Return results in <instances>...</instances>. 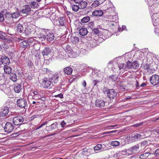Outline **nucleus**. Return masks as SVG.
I'll return each instance as SVG.
<instances>
[{"label":"nucleus","instance_id":"27","mask_svg":"<svg viewBox=\"0 0 159 159\" xmlns=\"http://www.w3.org/2000/svg\"><path fill=\"white\" fill-rule=\"evenodd\" d=\"M10 79L13 82H16L17 80L16 76L15 74L11 73L9 76Z\"/></svg>","mask_w":159,"mask_h":159},{"label":"nucleus","instance_id":"30","mask_svg":"<svg viewBox=\"0 0 159 159\" xmlns=\"http://www.w3.org/2000/svg\"><path fill=\"white\" fill-rule=\"evenodd\" d=\"M59 76L57 75H53L52 77V80L55 84L57 83L58 81Z\"/></svg>","mask_w":159,"mask_h":159},{"label":"nucleus","instance_id":"3","mask_svg":"<svg viewBox=\"0 0 159 159\" xmlns=\"http://www.w3.org/2000/svg\"><path fill=\"white\" fill-rule=\"evenodd\" d=\"M20 13L18 12H15L12 13L8 12L6 13V16L8 20H12L14 19H16L19 17Z\"/></svg>","mask_w":159,"mask_h":159},{"label":"nucleus","instance_id":"14","mask_svg":"<svg viewBox=\"0 0 159 159\" xmlns=\"http://www.w3.org/2000/svg\"><path fill=\"white\" fill-rule=\"evenodd\" d=\"M46 38L49 41L53 40L54 39V36L53 33L50 31L48 32L46 36Z\"/></svg>","mask_w":159,"mask_h":159},{"label":"nucleus","instance_id":"32","mask_svg":"<svg viewBox=\"0 0 159 159\" xmlns=\"http://www.w3.org/2000/svg\"><path fill=\"white\" fill-rule=\"evenodd\" d=\"M71 42L73 43H78L79 42V39L77 37H71Z\"/></svg>","mask_w":159,"mask_h":159},{"label":"nucleus","instance_id":"10","mask_svg":"<svg viewBox=\"0 0 159 159\" xmlns=\"http://www.w3.org/2000/svg\"><path fill=\"white\" fill-rule=\"evenodd\" d=\"M31 95L32 96V99L36 100L40 98L41 97V92L37 90L32 91Z\"/></svg>","mask_w":159,"mask_h":159},{"label":"nucleus","instance_id":"16","mask_svg":"<svg viewBox=\"0 0 159 159\" xmlns=\"http://www.w3.org/2000/svg\"><path fill=\"white\" fill-rule=\"evenodd\" d=\"M25 29V27L20 23L17 24L16 26V31L20 33H23Z\"/></svg>","mask_w":159,"mask_h":159},{"label":"nucleus","instance_id":"28","mask_svg":"<svg viewBox=\"0 0 159 159\" xmlns=\"http://www.w3.org/2000/svg\"><path fill=\"white\" fill-rule=\"evenodd\" d=\"M132 68L134 69H137L139 66V64L137 61H135L132 62Z\"/></svg>","mask_w":159,"mask_h":159},{"label":"nucleus","instance_id":"46","mask_svg":"<svg viewBox=\"0 0 159 159\" xmlns=\"http://www.w3.org/2000/svg\"><path fill=\"white\" fill-rule=\"evenodd\" d=\"M121 154L120 151L116 152L114 155V157L116 158H119V157H121Z\"/></svg>","mask_w":159,"mask_h":159},{"label":"nucleus","instance_id":"17","mask_svg":"<svg viewBox=\"0 0 159 159\" xmlns=\"http://www.w3.org/2000/svg\"><path fill=\"white\" fill-rule=\"evenodd\" d=\"M105 102L103 100L98 99L96 101L95 105L98 107H103L105 106Z\"/></svg>","mask_w":159,"mask_h":159},{"label":"nucleus","instance_id":"49","mask_svg":"<svg viewBox=\"0 0 159 159\" xmlns=\"http://www.w3.org/2000/svg\"><path fill=\"white\" fill-rule=\"evenodd\" d=\"M4 20L3 15L2 13H0V22H3Z\"/></svg>","mask_w":159,"mask_h":159},{"label":"nucleus","instance_id":"21","mask_svg":"<svg viewBox=\"0 0 159 159\" xmlns=\"http://www.w3.org/2000/svg\"><path fill=\"white\" fill-rule=\"evenodd\" d=\"M92 15L95 16H101L103 14V12L101 10H95L92 12Z\"/></svg>","mask_w":159,"mask_h":159},{"label":"nucleus","instance_id":"20","mask_svg":"<svg viewBox=\"0 0 159 159\" xmlns=\"http://www.w3.org/2000/svg\"><path fill=\"white\" fill-rule=\"evenodd\" d=\"M79 33L82 36H85L88 33L87 29L85 28H81L79 30Z\"/></svg>","mask_w":159,"mask_h":159},{"label":"nucleus","instance_id":"54","mask_svg":"<svg viewBox=\"0 0 159 159\" xmlns=\"http://www.w3.org/2000/svg\"><path fill=\"white\" fill-rule=\"evenodd\" d=\"M42 70L44 72V74H47L48 71V69L46 68H43L42 69Z\"/></svg>","mask_w":159,"mask_h":159},{"label":"nucleus","instance_id":"24","mask_svg":"<svg viewBox=\"0 0 159 159\" xmlns=\"http://www.w3.org/2000/svg\"><path fill=\"white\" fill-rule=\"evenodd\" d=\"M79 4V7L80 9H84L87 6V2L84 1H82L81 2L78 3Z\"/></svg>","mask_w":159,"mask_h":159},{"label":"nucleus","instance_id":"18","mask_svg":"<svg viewBox=\"0 0 159 159\" xmlns=\"http://www.w3.org/2000/svg\"><path fill=\"white\" fill-rule=\"evenodd\" d=\"M64 71L65 74L67 75H70L71 74L73 70L70 66H68L64 68Z\"/></svg>","mask_w":159,"mask_h":159},{"label":"nucleus","instance_id":"8","mask_svg":"<svg viewBox=\"0 0 159 159\" xmlns=\"http://www.w3.org/2000/svg\"><path fill=\"white\" fill-rule=\"evenodd\" d=\"M14 129L13 124L9 122H7L5 124L4 129L6 132L9 133L11 132Z\"/></svg>","mask_w":159,"mask_h":159},{"label":"nucleus","instance_id":"4","mask_svg":"<svg viewBox=\"0 0 159 159\" xmlns=\"http://www.w3.org/2000/svg\"><path fill=\"white\" fill-rule=\"evenodd\" d=\"M23 121V118L21 116H15L14 117L13 120V123L16 125L21 124Z\"/></svg>","mask_w":159,"mask_h":159},{"label":"nucleus","instance_id":"51","mask_svg":"<svg viewBox=\"0 0 159 159\" xmlns=\"http://www.w3.org/2000/svg\"><path fill=\"white\" fill-rule=\"evenodd\" d=\"M143 124V122H141L139 123L136 124H134L133 125V126L135 127H137L139 126H140L142 125Z\"/></svg>","mask_w":159,"mask_h":159},{"label":"nucleus","instance_id":"58","mask_svg":"<svg viewBox=\"0 0 159 159\" xmlns=\"http://www.w3.org/2000/svg\"><path fill=\"white\" fill-rule=\"evenodd\" d=\"M66 125V122H65L63 120L61 123V126L62 127H63Z\"/></svg>","mask_w":159,"mask_h":159},{"label":"nucleus","instance_id":"11","mask_svg":"<svg viewBox=\"0 0 159 159\" xmlns=\"http://www.w3.org/2000/svg\"><path fill=\"white\" fill-rule=\"evenodd\" d=\"M8 107H4L1 110L0 112V116H5L8 114Z\"/></svg>","mask_w":159,"mask_h":159},{"label":"nucleus","instance_id":"62","mask_svg":"<svg viewBox=\"0 0 159 159\" xmlns=\"http://www.w3.org/2000/svg\"><path fill=\"white\" fill-rule=\"evenodd\" d=\"M5 135L3 134H0V139H2L4 138Z\"/></svg>","mask_w":159,"mask_h":159},{"label":"nucleus","instance_id":"13","mask_svg":"<svg viewBox=\"0 0 159 159\" xmlns=\"http://www.w3.org/2000/svg\"><path fill=\"white\" fill-rule=\"evenodd\" d=\"M18 39L19 41H21L20 43V47L23 48H28V45H27V41L20 38H18Z\"/></svg>","mask_w":159,"mask_h":159},{"label":"nucleus","instance_id":"22","mask_svg":"<svg viewBox=\"0 0 159 159\" xmlns=\"http://www.w3.org/2000/svg\"><path fill=\"white\" fill-rule=\"evenodd\" d=\"M21 89V85L20 84H16L14 86V90L16 93H19Z\"/></svg>","mask_w":159,"mask_h":159},{"label":"nucleus","instance_id":"47","mask_svg":"<svg viewBox=\"0 0 159 159\" xmlns=\"http://www.w3.org/2000/svg\"><path fill=\"white\" fill-rule=\"evenodd\" d=\"M68 49H66V52L69 53L73 54V51L71 49V48L69 47H68Z\"/></svg>","mask_w":159,"mask_h":159},{"label":"nucleus","instance_id":"2","mask_svg":"<svg viewBox=\"0 0 159 159\" xmlns=\"http://www.w3.org/2000/svg\"><path fill=\"white\" fill-rule=\"evenodd\" d=\"M51 81H50L46 78L43 80L42 81V86L44 88H50L53 86V84Z\"/></svg>","mask_w":159,"mask_h":159},{"label":"nucleus","instance_id":"35","mask_svg":"<svg viewBox=\"0 0 159 159\" xmlns=\"http://www.w3.org/2000/svg\"><path fill=\"white\" fill-rule=\"evenodd\" d=\"M141 137V135L138 134H135L132 136V138L135 140H138L140 139Z\"/></svg>","mask_w":159,"mask_h":159},{"label":"nucleus","instance_id":"56","mask_svg":"<svg viewBox=\"0 0 159 159\" xmlns=\"http://www.w3.org/2000/svg\"><path fill=\"white\" fill-rule=\"evenodd\" d=\"M2 55H0V66L3 64Z\"/></svg>","mask_w":159,"mask_h":159},{"label":"nucleus","instance_id":"31","mask_svg":"<svg viewBox=\"0 0 159 159\" xmlns=\"http://www.w3.org/2000/svg\"><path fill=\"white\" fill-rule=\"evenodd\" d=\"M117 78L118 76L116 75H112L109 77V80L112 82L116 81Z\"/></svg>","mask_w":159,"mask_h":159},{"label":"nucleus","instance_id":"7","mask_svg":"<svg viewBox=\"0 0 159 159\" xmlns=\"http://www.w3.org/2000/svg\"><path fill=\"white\" fill-rule=\"evenodd\" d=\"M16 103L17 106L21 108H25L27 105L26 100L24 98L18 99Z\"/></svg>","mask_w":159,"mask_h":159},{"label":"nucleus","instance_id":"37","mask_svg":"<svg viewBox=\"0 0 159 159\" xmlns=\"http://www.w3.org/2000/svg\"><path fill=\"white\" fill-rule=\"evenodd\" d=\"M57 123L56 122H54L51 125H50V127L51 128V130H52L53 129H57Z\"/></svg>","mask_w":159,"mask_h":159},{"label":"nucleus","instance_id":"1","mask_svg":"<svg viewBox=\"0 0 159 159\" xmlns=\"http://www.w3.org/2000/svg\"><path fill=\"white\" fill-rule=\"evenodd\" d=\"M31 11V9L29 5H25L22 6L20 8V12L23 14L28 15Z\"/></svg>","mask_w":159,"mask_h":159},{"label":"nucleus","instance_id":"43","mask_svg":"<svg viewBox=\"0 0 159 159\" xmlns=\"http://www.w3.org/2000/svg\"><path fill=\"white\" fill-rule=\"evenodd\" d=\"M102 148V145L101 144H98L94 148V149L95 150L98 151Z\"/></svg>","mask_w":159,"mask_h":159},{"label":"nucleus","instance_id":"64","mask_svg":"<svg viewBox=\"0 0 159 159\" xmlns=\"http://www.w3.org/2000/svg\"><path fill=\"white\" fill-rule=\"evenodd\" d=\"M47 122H45L42 123L41 125H40V127H42L43 125H46L47 124Z\"/></svg>","mask_w":159,"mask_h":159},{"label":"nucleus","instance_id":"38","mask_svg":"<svg viewBox=\"0 0 159 159\" xmlns=\"http://www.w3.org/2000/svg\"><path fill=\"white\" fill-rule=\"evenodd\" d=\"M118 67L120 70H122L123 71L126 68V65L122 63L119 64Z\"/></svg>","mask_w":159,"mask_h":159},{"label":"nucleus","instance_id":"57","mask_svg":"<svg viewBox=\"0 0 159 159\" xmlns=\"http://www.w3.org/2000/svg\"><path fill=\"white\" fill-rule=\"evenodd\" d=\"M155 153L157 155H159V148L155 150Z\"/></svg>","mask_w":159,"mask_h":159},{"label":"nucleus","instance_id":"9","mask_svg":"<svg viewBox=\"0 0 159 159\" xmlns=\"http://www.w3.org/2000/svg\"><path fill=\"white\" fill-rule=\"evenodd\" d=\"M139 145L136 144L128 149V151L130 152V155L135 154L138 152L139 149Z\"/></svg>","mask_w":159,"mask_h":159},{"label":"nucleus","instance_id":"5","mask_svg":"<svg viewBox=\"0 0 159 159\" xmlns=\"http://www.w3.org/2000/svg\"><path fill=\"white\" fill-rule=\"evenodd\" d=\"M150 81L151 83L154 85H155L159 82V76L157 75H152L150 78Z\"/></svg>","mask_w":159,"mask_h":159},{"label":"nucleus","instance_id":"34","mask_svg":"<svg viewBox=\"0 0 159 159\" xmlns=\"http://www.w3.org/2000/svg\"><path fill=\"white\" fill-rule=\"evenodd\" d=\"M71 8L73 11L76 12L80 9L79 6L77 5H73L71 6Z\"/></svg>","mask_w":159,"mask_h":159},{"label":"nucleus","instance_id":"39","mask_svg":"<svg viewBox=\"0 0 159 159\" xmlns=\"http://www.w3.org/2000/svg\"><path fill=\"white\" fill-rule=\"evenodd\" d=\"M150 154L148 152H146L143 154H141L140 156V158L141 159H145Z\"/></svg>","mask_w":159,"mask_h":159},{"label":"nucleus","instance_id":"25","mask_svg":"<svg viewBox=\"0 0 159 159\" xmlns=\"http://www.w3.org/2000/svg\"><path fill=\"white\" fill-rule=\"evenodd\" d=\"M4 70L5 72L7 74L11 73L12 69L11 68L7 66H4Z\"/></svg>","mask_w":159,"mask_h":159},{"label":"nucleus","instance_id":"19","mask_svg":"<svg viewBox=\"0 0 159 159\" xmlns=\"http://www.w3.org/2000/svg\"><path fill=\"white\" fill-rule=\"evenodd\" d=\"M26 41L27 45H28V48H30V46H33V44H34V40L32 38H28Z\"/></svg>","mask_w":159,"mask_h":159},{"label":"nucleus","instance_id":"63","mask_svg":"<svg viewBox=\"0 0 159 159\" xmlns=\"http://www.w3.org/2000/svg\"><path fill=\"white\" fill-rule=\"evenodd\" d=\"M35 57H39V54L38 53V51H35Z\"/></svg>","mask_w":159,"mask_h":159},{"label":"nucleus","instance_id":"53","mask_svg":"<svg viewBox=\"0 0 159 159\" xmlns=\"http://www.w3.org/2000/svg\"><path fill=\"white\" fill-rule=\"evenodd\" d=\"M55 97H59L61 98H63V95L62 94L60 93V94H58L57 95H56L55 96Z\"/></svg>","mask_w":159,"mask_h":159},{"label":"nucleus","instance_id":"50","mask_svg":"<svg viewBox=\"0 0 159 159\" xmlns=\"http://www.w3.org/2000/svg\"><path fill=\"white\" fill-rule=\"evenodd\" d=\"M19 135V134L18 133H14L12 134L11 135V138H13V137H15Z\"/></svg>","mask_w":159,"mask_h":159},{"label":"nucleus","instance_id":"61","mask_svg":"<svg viewBox=\"0 0 159 159\" xmlns=\"http://www.w3.org/2000/svg\"><path fill=\"white\" fill-rule=\"evenodd\" d=\"M148 143V142L146 140H145L142 143V144H143V145H145L147 144Z\"/></svg>","mask_w":159,"mask_h":159},{"label":"nucleus","instance_id":"15","mask_svg":"<svg viewBox=\"0 0 159 159\" xmlns=\"http://www.w3.org/2000/svg\"><path fill=\"white\" fill-rule=\"evenodd\" d=\"M51 52V49L50 48H46L43 51V55L44 57L49 56L50 55Z\"/></svg>","mask_w":159,"mask_h":159},{"label":"nucleus","instance_id":"29","mask_svg":"<svg viewBox=\"0 0 159 159\" xmlns=\"http://www.w3.org/2000/svg\"><path fill=\"white\" fill-rule=\"evenodd\" d=\"M24 26H25V29L23 33L25 34L26 35H29L31 33L30 30L27 26L26 27V26L25 25H24Z\"/></svg>","mask_w":159,"mask_h":159},{"label":"nucleus","instance_id":"44","mask_svg":"<svg viewBox=\"0 0 159 159\" xmlns=\"http://www.w3.org/2000/svg\"><path fill=\"white\" fill-rule=\"evenodd\" d=\"M100 4V2L98 0H96L93 2L92 4V6L93 7H95L98 6Z\"/></svg>","mask_w":159,"mask_h":159},{"label":"nucleus","instance_id":"45","mask_svg":"<svg viewBox=\"0 0 159 159\" xmlns=\"http://www.w3.org/2000/svg\"><path fill=\"white\" fill-rule=\"evenodd\" d=\"M132 62L128 61L127 62V64L126 65V67H127L128 69H131L132 68Z\"/></svg>","mask_w":159,"mask_h":159},{"label":"nucleus","instance_id":"36","mask_svg":"<svg viewBox=\"0 0 159 159\" xmlns=\"http://www.w3.org/2000/svg\"><path fill=\"white\" fill-rule=\"evenodd\" d=\"M120 152L121 154V155H125L129 156L130 155V152H129V151H128V149H125Z\"/></svg>","mask_w":159,"mask_h":159},{"label":"nucleus","instance_id":"12","mask_svg":"<svg viewBox=\"0 0 159 159\" xmlns=\"http://www.w3.org/2000/svg\"><path fill=\"white\" fill-rule=\"evenodd\" d=\"M59 25L63 27V28H66V22L65 18L63 17H60L58 20Z\"/></svg>","mask_w":159,"mask_h":159},{"label":"nucleus","instance_id":"26","mask_svg":"<svg viewBox=\"0 0 159 159\" xmlns=\"http://www.w3.org/2000/svg\"><path fill=\"white\" fill-rule=\"evenodd\" d=\"M30 7L33 9L36 8L38 6V4L36 2H29Z\"/></svg>","mask_w":159,"mask_h":159},{"label":"nucleus","instance_id":"52","mask_svg":"<svg viewBox=\"0 0 159 159\" xmlns=\"http://www.w3.org/2000/svg\"><path fill=\"white\" fill-rule=\"evenodd\" d=\"M89 25L90 26L91 29H93L94 28V23L93 22H91L89 24Z\"/></svg>","mask_w":159,"mask_h":159},{"label":"nucleus","instance_id":"59","mask_svg":"<svg viewBox=\"0 0 159 159\" xmlns=\"http://www.w3.org/2000/svg\"><path fill=\"white\" fill-rule=\"evenodd\" d=\"M117 131V130L111 131H109V132H107L106 133V134H110V133H115Z\"/></svg>","mask_w":159,"mask_h":159},{"label":"nucleus","instance_id":"23","mask_svg":"<svg viewBox=\"0 0 159 159\" xmlns=\"http://www.w3.org/2000/svg\"><path fill=\"white\" fill-rule=\"evenodd\" d=\"M2 61L3 64H9L10 62V61L9 58L8 57L5 56L3 55L2 56Z\"/></svg>","mask_w":159,"mask_h":159},{"label":"nucleus","instance_id":"55","mask_svg":"<svg viewBox=\"0 0 159 159\" xmlns=\"http://www.w3.org/2000/svg\"><path fill=\"white\" fill-rule=\"evenodd\" d=\"M99 82L98 80H94L93 81V84H94V86H96L97 84Z\"/></svg>","mask_w":159,"mask_h":159},{"label":"nucleus","instance_id":"40","mask_svg":"<svg viewBox=\"0 0 159 159\" xmlns=\"http://www.w3.org/2000/svg\"><path fill=\"white\" fill-rule=\"evenodd\" d=\"M117 17L116 16H110L108 18L107 20L111 22H115L116 20Z\"/></svg>","mask_w":159,"mask_h":159},{"label":"nucleus","instance_id":"33","mask_svg":"<svg viewBox=\"0 0 159 159\" xmlns=\"http://www.w3.org/2000/svg\"><path fill=\"white\" fill-rule=\"evenodd\" d=\"M90 20V18L89 16H86L83 17L81 20V22L83 23H86L89 22Z\"/></svg>","mask_w":159,"mask_h":159},{"label":"nucleus","instance_id":"60","mask_svg":"<svg viewBox=\"0 0 159 159\" xmlns=\"http://www.w3.org/2000/svg\"><path fill=\"white\" fill-rule=\"evenodd\" d=\"M82 84L83 86L85 87L86 85V83L85 80H84L82 82Z\"/></svg>","mask_w":159,"mask_h":159},{"label":"nucleus","instance_id":"48","mask_svg":"<svg viewBox=\"0 0 159 159\" xmlns=\"http://www.w3.org/2000/svg\"><path fill=\"white\" fill-rule=\"evenodd\" d=\"M92 31L96 34H97L99 33V31L98 29L95 28H94L92 29Z\"/></svg>","mask_w":159,"mask_h":159},{"label":"nucleus","instance_id":"6","mask_svg":"<svg viewBox=\"0 0 159 159\" xmlns=\"http://www.w3.org/2000/svg\"><path fill=\"white\" fill-rule=\"evenodd\" d=\"M107 97L110 99H113L116 97L117 95L116 92L113 89H109L107 92Z\"/></svg>","mask_w":159,"mask_h":159},{"label":"nucleus","instance_id":"42","mask_svg":"<svg viewBox=\"0 0 159 159\" xmlns=\"http://www.w3.org/2000/svg\"><path fill=\"white\" fill-rule=\"evenodd\" d=\"M110 144L112 146L117 147L120 144V142L117 141H112L111 142Z\"/></svg>","mask_w":159,"mask_h":159},{"label":"nucleus","instance_id":"41","mask_svg":"<svg viewBox=\"0 0 159 159\" xmlns=\"http://www.w3.org/2000/svg\"><path fill=\"white\" fill-rule=\"evenodd\" d=\"M37 37L42 41H43L46 38V36H45L44 34L42 33L38 34Z\"/></svg>","mask_w":159,"mask_h":159}]
</instances>
